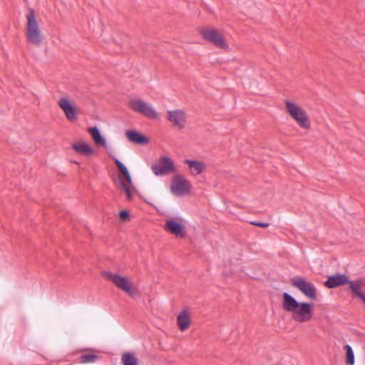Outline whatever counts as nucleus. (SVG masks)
<instances>
[{
	"instance_id": "nucleus-1",
	"label": "nucleus",
	"mask_w": 365,
	"mask_h": 365,
	"mask_svg": "<svg viewBox=\"0 0 365 365\" xmlns=\"http://www.w3.org/2000/svg\"><path fill=\"white\" fill-rule=\"evenodd\" d=\"M282 308L292 314V319L299 323L307 322L313 317V306L304 302H298L289 294L284 292L282 294Z\"/></svg>"
},
{
	"instance_id": "nucleus-2",
	"label": "nucleus",
	"mask_w": 365,
	"mask_h": 365,
	"mask_svg": "<svg viewBox=\"0 0 365 365\" xmlns=\"http://www.w3.org/2000/svg\"><path fill=\"white\" fill-rule=\"evenodd\" d=\"M26 19L25 34L27 41L30 44L36 46H41L44 36L34 9H28V12L26 14Z\"/></svg>"
},
{
	"instance_id": "nucleus-3",
	"label": "nucleus",
	"mask_w": 365,
	"mask_h": 365,
	"mask_svg": "<svg viewBox=\"0 0 365 365\" xmlns=\"http://www.w3.org/2000/svg\"><path fill=\"white\" fill-rule=\"evenodd\" d=\"M286 113L302 128L309 130L311 128V121L306 110L297 102L292 99L284 101Z\"/></svg>"
},
{
	"instance_id": "nucleus-4",
	"label": "nucleus",
	"mask_w": 365,
	"mask_h": 365,
	"mask_svg": "<svg viewBox=\"0 0 365 365\" xmlns=\"http://www.w3.org/2000/svg\"><path fill=\"white\" fill-rule=\"evenodd\" d=\"M113 160L120 173L118 176L120 189L125 193L128 200H133L136 189L133 185L130 174L126 166L119 160L115 158Z\"/></svg>"
},
{
	"instance_id": "nucleus-5",
	"label": "nucleus",
	"mask_w": 365,
	"mask_h": 365,
	"mask_svg": "<svg viewBox=\"0 0 365 365\" xmlns=\"http://www.w3.org/2000/svg\"><path fill=\"white\" fill-rule=\"evenodd\" d=\"M102 275L105 279L110 281L117 288L130 297H134L139 294L138 288L133 286L132 281L128 277L109 271L103 272Z\"/></svg>"
},
{
	"instance_id": "nucleus-6",
	"label": "nucleus",
	"mask_w": 365,
	"mask_h": 365,
	"mask_svg": "<svg viewBox=\"0 0 365 365\" xmlns=\"http://www.w3.org/2000/svg\"><path fill=\"white\" fill-rule=\"evenodd\" d=\"M128 105L132 110L141 114L146 118L154 120H159L160 119V115L155 110V107L151 103L139 98H131L128 101Z\"/></svg>"
},
{
	"instance_id": "nucleus-7",
	"label": "nucleus",
	"mask_w": 365,
	"mask_h": 365,
	"mask_svg": "<svg viewBox=\"0 0 365 365\" xmlns=\"http://www.w3.org/2000/svg\"><path fill=\"white\" fill-rule=\"evenodd\" d=\"M200 33L205 40L215 46L222 49L228 48V43L225 38L218 29L214 27L203 28L200 29Z\"/></svg>"
},
{
	"instance_id": "nucleus-8",
	"label": "nucleus",
	"mask_w": 365,
	"mask_h": 365,
	"mask_svg": "<svg viewBox=\"0 0 365 365\" xmlns=\"http://www.w3.org/2000/svg\"><path fill=\"white\" fill-rule=\"evenodd\" d=\"M192 185L190 180L181 175H175L170 182V192L175 196L181 197L190 193Z\"/></svg>"
},
{
	"instance_id": "nucleus-9",
	"label": "nucleus",
	"mask_w": 365,
	"mask_h": 365,
	"mask_svg": "<svg viewBox=\"0 0 365 365\" xmlns=\"http://www.w3.org/2000/svg\"><path fill=\"white\" fill-rule=\"evenodd\" d=\"M151 170L157 176H165L176 170L173 160L168 156H163L151 165Z\"/></svg>"
},
{
	"instance_id": "nucleus-10",
	"label": "nucleus",
	"mask_w": 365,
	"mask_h": 365,
	"mask_svg": "<svg viewBox=\"0 0 365 365\" xmlns=\"http://www.w3.org/2000/svg\"><path fill=\"white\" fill-rule=\"evenodd\" d=\"M292 285L297 288L305 297L311 299L317 298L315 286L302 277H294L292 280Z\"/></svg>"
},
{
	"instance_id": "nucleus-11",
	"label": "nucleus",
	"mask_w": 365,
	"mask_h": 365,
	"mask_svg": "<svg viewBox=\"0 0 365 365\" xmlns=\"http://www.w3.org/2000/svg\"><path fill=\"white\" fill-rule=\"evenodd\" d=\"M164 227L166 231L177 237L183 238L186 235L185 220L180 217L167 220Z\"/></svg>"
},
{
	"instance_id": "nucleus-12",
	"label": "nucleus",
	"mask_w": 365,
	"mask_h": 365,
	"mask_svg": "<svg viewBox=\"0 0 365 365\" xmlns=\"http://www.w3.org/2000/svg\"><path fill=\"white\" fill-rule=\"evenodd\" d=\"M58 105L63 111L66 118L73 122L76 120L78 114V108L72 103L71 100L66 96L60 98Z\"/></svg>"
},
{
	"instance_id": "nucleus-13",
	"label": "nucleus",
	"mask_w": 365,
	"mask_h": 365,
	"mask_svg": "<svg viewBox=\"0 0 365 365\" xmlns=\"http://www.w3.org/2000/svg\"><path fill=\"white\" fill-rule=\"evenodd\" d=\"M167 119L174 126L179 129H183L187 122V114L185 110L177 109L167 112Z\"/></svg>"
},
{
	"instance_id": "nucleus-14",
	"label": "nucleus",
	"mask_w": 365,
	"mask_h": 365,
	"mask_svg": "<svg viewBox=\"0 0 365 365\" xmlns=\"http://www.w3.org/2000/svg\"><path fill=\"white\" fill-rule=\"evenodd\" d=\"M184 163L187 165V170L191 175H200L206 170V165L202 161L186 159Z\"/></svg>"
},
{
	"instance_id": "nucleus-15",
	"label": "nucleus",
	"mask_w": 365,
	"mask_h": 365,
	"mask_svg": "<svg viewBox=\"0 0 365 365\" xmlns=\"http://www.w3.org/2000/svg\"><path fill=\"white\" fill-rule=\"evenodd\" d=\"M349 278L346 275L339 274L336 275L329 276L327 280L324 282V285L328 288H334L346 283L349 284Z\"/></svg>"
},
{
	"instance_id": "nucleus-16",
	"label": "nucleus",
	"mask_w": 365,
	"mask_h": 365,
	"mask_svg": "<svg viewBox=\"0 0 365 365\" xmlns=\"http://www.w3.org/2000/svg\"><path fill=\"white\" fill-rule=\"evenodd\" d=\"M351 292L359 297L365 303V279L349 282Z\"/></svg>"
},
{
	"instance_id": "nucleus-17",
	"label": "nucleus",
	"mask_w": 365,
	"mask_h": 365,
	"mask_svg": "<svg viewBox=\"0 0 365 365\" xmlns=\"http://www.w3.org/2000/svg\"><path fill=\"white\" fill-rule=\"evenodd\" d=\"M191 323L190 314L187 310H182L177 317V324L181 331L187 330Z\"/></svg>"
},
{
	"instance_id": "nucleus-18",
	"label": "nucleus",
	"mask_w": 365,
	"mask_h": 365,
	"mask_svg": "<svg viewBox=\"0 0 365 365\" xmlns=\"http://www.w3.org/2000/svg\"><path fill=\"white\" fill-rule=\"evenodd\" d=\"M72 148L78 154L91 156L94 153L93 148L86 142H77L72 145Z\"/></svg>"
},
{
	"instance_id": "nucleus-19",
	"label": "nucleus",
	"mask_w": 365,
	"mask_h": 365,
	"mask_svg": "<svg viewBox=\"0 0 365 365\" xmlns=\"http://www.w3.org/2000/svg\"><path fill=\"white\" fill-rule=\"evenodd\" d=\"M125 135L130 142L136 144L144 145L148 142V138L145 135L137 131L127 130L125 132Z\"/></svg>"
},
{
	"instance_id": "nucleus-20",
	"label": "nucleus",
	"mask_w": 365,
	"mask_h": 365,
	"mask_svg": "<svg viewBox=\"0 0 365 365\" xmlns=\"http://www.w3.org/2000/svg\"><path fill=\"white\" fill-rule=\"evenodd\" d=\"M88 133L91 134L96 144L102 146L106 145V139L101 135L99 130L96 127L90 128Z\"/></svg>"
},
{
	"instance_id": "nucleus-21",
	"label": "nucleus",
	"mask_w": 365,
	"mask_h": 365,
	"mask_svg": "<svg viewBox=\"0 0 365 365\" xmlns=\"http://www.w3.org/2000/svg\"><path fill=\"white\" fill-rule=\"evenodd\" d=\"M123 365H139L138 359L131 353H125L122 356Z\"/></svg>"
},
{
	"instance_id": "nucleus-22",
	"label": "nucleus",
	"mask_w": 365,
	"mask_h": 365,
	"mask_svg": "<svg viewBox=\"0 0 365 365\" xmlns=\"http://www.w3.org/2000/svg\"><path fill=\"white\" fill-rule=\"evenodd\" d=\"M98 359V356L96 354H86L81 355L78 361L81 364L93 363Z\"/></svg>"
},
{
	"instance_id": "nucleus-23",
	"label": "nucleus",
	"mask_w": 365,
	"mask_h": 365,
	"mask_svg": "<svg viewBox=\"0 0 365 365\" xmlns=\"http://www.w3.org/2000/svg\"><path fill=\"white\" fill-rule=\"evenodd\" d=\"M344 349L346 350V363L347 365H354V354L351 346L346 344L344 346Z\"/></svg>"
},
{
	"instance_id": "nucleus-24",
	"label": "nucleus",
	"mask_w": 365,
	"mask_h": 365,
	"mask_svg": "<svg viewBox=\"0 0 365 365\" xmlns=\"http://www.w3.org/2000/svg\"><path fill=\"white\" fill-rule=\"evenodd\" d=\"M128 216H129V213H128V212H127L125 210H122L119 213V217L123 220H127L128 218Z\"/></svg>"
},
{
	"instance_id": "nucleus-25",
	"label": "nucleus",
	"mask_w": 365,
	"mask_h": 365,
	"mask_svg": "<svg viewBox=\"0 0 365 365\" xmlns=\"http://www.w3.org/2000/svg\"><path fill=\"white\" fill-rule=\"evenodd\" d=\"M251 224L253 225H255V226H257L259 227H264V228L269 227L268 223H264V222H252Z\"/></svg>"
}]
</instances>
